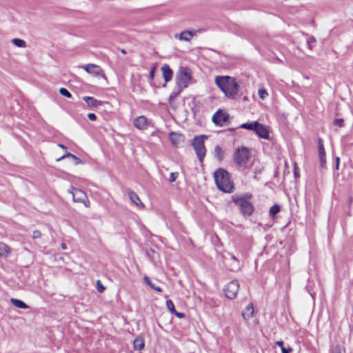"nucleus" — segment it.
I'll return each instance as SVG.
<instances>
[{
	"instance_id": "1",
	"label": "nucleus",
	"mask_w": 353,
	"mask_h": 353,
	"mask_svg": "<svg viewBox=\"0 0 353 353\" xmlns=\"http://www.w3.org/2000/svg\"><path fill=\"white\" fill-rule=\"evenodd\" d=\"M253 195L250 192L234 194L231 196L232 202L237 207L240 214L245 218L251 216L255 208L252 202Z\"/></svg>"
},
{
	"instance_id": "2",
	"label": "nucleus",
	"mask_w": 353,
	"mask_h": 353,
	"mask_svg": "<svg viewBox=\"0 0 353 353\" xmlns=\"http://www.w3.org/2000/svg\"><path fill=\"white\" fill-rule=\"evenodd\" d=\"M215 83L219 88L229 99H234L237 95L239 85L236 79L229 76H217L215 78Z\"/></svg>"
},
{
	"instance_id": "3",
	"label": "nucleus",
	"mask_w": 353,
	"mask_h": 353,
	"mask_svg": "<svg viewBox=\"0 0 353 353\" xmlns=\"http://www.w3.org/2000/svg\"><path fill=\"white\" fill-rule=\"evenodd\" d=\"M214 181L217 188L225 192L231 193L234 186L230 176V173L223 168H218L214 173Z\"/></svg>"
},
{
	"instance_id": "4",
	"label": "nucleus",
	"mask_w": 353,
	"mask_h": 353,
	"mask_svg": "<svg viewBox=\"0 0 353 353\" xmlns=\"http://www.w3.org/2000/svg\"><path fill=\"white\" fill-rule=\"evenodd\" d=\"M250 157V150L248 147L241 146L235 150L233 159L237 167L245 169L248 166Z\"/></svg>"
},
{
	"instance_id": "5",
	"label": "nucleus",
	"mask_w": 353,
	"mask_h": 353,
	"mask_svg": "<svg viewBox=\"0 0 353 353\" xmlns=\"http://www.w3.org/2000/svg\"><path fill=\"white\" fill-rule=\"evenodd\" d=\"M208 138L205 135H199L194 138L192 141V147L196 152L199 161L202 163L206 154L204 141Z\"/></svg>"
},
{
	"instance_id": "6",
	"label": "nucleus",
	"mask_w": 353,
	"mask_h": 353,
	"mask_svg": "<svg viewBox=\"0 0 353 353\" xmlns=\"http://www.w3.org/2000/svg\"><path fill=\"white\" fill-rule=\"evenodd\" d=\"M239 290V281L237 280H233L225 285L223 291L226 297L230 299H233L236 296Z\"/></svg>"
},
{
	"instance_id": "7",
	"label": "nucleus",
	"mask_w": 353,
	"mask_h": 353,
	"mask_svg": "<svg viewBox=\"0 0 353 353\" xmlns=\"http://www.w3.org/2000/svg\"><path fill=\"white\" fill-rule=\"evenodd\" d=\"M230 116L226 112L218 110L212 117L213 123L217 126H223L229 123Z\"/></svg>"
},
{
	"instance_id": "8",
	"label": "nucleus",
	"mask_w": 353,
	"mask_h": 353,
	"mask_svg": "<svg viewBox=\"0 0 353 353\" xmlns=\"http://www.w3.org/2000/svg\"><path fill=\"white\" fill-rule=\"evenodd\" d=\"M191 79V74L190 69L187 67H180L179 73L176 75V79L179 84H183L187 86V83Z\"/></svg>"
},
{
	"instance_id": "9",
	"label": "nucleus",
	"mask_w": 353,
	"mask_h": 353,
	"mask_svg": "<svg viewBox=\"0 0 353 353\" xmlns=\"http://www.w3.org/2000/svg\"><path fill=\"white\" fill-rule=\"evenodd\" d=\"M83 69L88 72L91 74H93L96 77L101 76L103 77L104 79H106L105 74L103 72V70L102 68L97 65L89 63L84 65L83 66Z\"/></svg>"
},
{
	"instance_id": "10",
	"label": "nucleus",
	"mask_w": 353,
	"mask_h": 353,
	"mask_svg": "<svg viewBox=\"0 0 353 353\" xmlns=\"http://www.w3.org/2000/svg\"><path fill=\"white\" fill-rule=\"evenodd\" d=\"M255 133L260 137L264 139H270L269 130L265 125L258 122V125L254 129Z\"/></svg>"
},
{
	"instance_id": "11",
	"label": "nucleus",
	"mask_w": 353,
	"mask_h": 353,
	"mask_svg": "<svg viewBox=\"0 0 353 353\" xmlns=\"http://www.w3.org/2000/svg\"><path fill=\"white\" fill-rule=\"evenodd\" d=\"M169 139L174 146L179 148L184 142V136L182 134L171 132Z\"/></svg>"
},
{
	"instance_id": "12",
	"label": "nucleus",
	"mask_w": 353,
	"mask_h": 353,
	"mask_svg": "<svg viewBox=\"0 0 353 353\" xmlns=\"http://www.w3.org/2000/svg\"><path fill=\"white\" fill-rule=\"evenodd\" d=\"M125 192L127 193L130 200L132 203H133L134 205H136L138 207L144 208V204L141 202L140 200L139 196L137 194L134 192L130 188H127L125 190Z\"/></svg>"
},
{
	"instance_id": "13",
	"label": "nucleus",
	"mask_w": 353,
	"mask_h": 353,
	"mask_svg": "<svg viewBox=\"0 0 353 353\" xmlns=\"http://www.w3.org/2000/svg\"><path fill=\"white\" fill-rule=\"evenodd\" d=\"M134 126L139 130L146 129L148 127V119L145 116H139L134 121Z\"/></svg>"
},
{
	"instance_id": "14",
	"label": "nucleus",
	"mask_w": 353,
	"mask_h": 353,
	"mask_svg": "<svg viewBox=\"0 0 353 353\" xmlns=\"http://www.w3.org/2000/svg\"><path fill=\"white\" fill-rule=\"evenodd\" d=\"M83 100L87 103L89 107L91 108H97L101 105H103L105 102L102 101H99L94 97L85 96L83 97Z\"/></svg>"
},
{
	"instance_id": "15",
	"label": "nucleus",
	"mask_w": 353,
	"mask_h": 353,
	"mask_svg": "<svg viewBox=\"0 0 353 353\" xmlns=\"http://www.w3.org/2000/svg\"><path fill=\"white\" fill-rule=\"evenodd\" d=\"M163 77L165 83L170 81L172 79L173 72L168 64H164L161 67Z\"/></svg>"
},
{
	"instance_id": "16",
	"label": "nucleus",
	"mask_w": 353,
	"mask_h": 353,
	"mask_svg": "<svg viewBox=\"0 0 353 353\" xmlns=\"http://www.w3.org/2000/svg\"><path fill=\"white\" fill-rule=\"evenodd\" d=\"M73 200L75 202H81L83 200L86 199V194L80 189L74 188V191L72 192Z\"/></svg>"
},
{
	"instance_id": "17",
	"label": "nucleus",
	"mask_w": 353,
	"mask_h": 353,
	"mask_svg": "<svg viewBox=\"0 0 353 353\" xmlns=\"http://www.w3.org/2000/svg\"><path fill=\"white\" fill-rule=\"evenodd\" d=\"M214 157L219 162H221L223 161V159H224V151L223 150L221 147L219 146V145H216L214 147Z\"/></svg>"
},
{
	"instance_id": "18",
	"label": "nucleus",
	"mask_w": 353,
	"mask_h": 353,
	"mask_svg": "<svg viewBox=\"0 0 353 353\" xmlns=\"http://www.w3.org/2000/svg\"><path fill=\"white\" fill-rule=\"evenodd\" d=\"M65 158H71V159H73L74 161V164L75 165L83 164L84 163L83 160H81L80 158L77 157L74 154H71L70 152H66L64 155H63L62 157L59 158L57 159V161H61V160H62V159H63Z\"/></svg>"
},
{
	"instance_id": "19",
	"label": "nucleus",
	"mask_w": 353,
	"mask_h": 353,
	"mask_svg": "<svg viewBox=\"0 0 353 353\" xmlns=\"http://www.w3.org/2000/svg\"><path fill=\"white\" fill-rule=\"evenodd\" d=\"M10 302L16 307L21 308V309L28 308V305L21 300L12 298L10 299Z\"/></svg>"
},
{
	"instance_id": "20",
	"label": "nucleus",
	"mask_w": 353,
	"mask_h": 353,
	"mask_svg": "<svg viewBox=\"0 0 353 353\" xmlns=\"http://www.w3.org/2000/svg\"><path fill=\"white\" fill-rule=\"evenodd\" d=\"M254 313V307L252 303H250L242 312V315L244 319L252 317Z\"/></svg>"
},
{
	"instance_id": "21",
	"label": "nucleus",
	"mask_w": 353,
	"mask_h": 353,
	"mask_svg": "<svg viewBox=\"0 0 353 353\" xmlns=\"http://www.w3.org/2000/svg\"><path fill=\"white\" fill-rule=\"evenodd\" d=\"M10 252V248L3 242H0V256L6 257Z\"/></svg>"
},
{
	"instance_id": "22",
	"label": "nucleus",
	"mask_w": 353,
	"mask_h": 353,
	"mask_svg": "<svg viewBox=\"0 0 353 353\" xmlns=\"http://www.w3.org/2000/svg\"><path fill=\"white\" fill-rule=\"evenodd\" d=\"M133 345L134 348L137 350H141L143 349L145 346L144 341L141 337L136 338L134 341Z\"/></svg>"
},
{
	"instance_id": "23",
	"label": "nucleus",
	"mask_w": 353,
	"mask_h": 353,
	"mask_svg": "<svg viewBox=\"0 0 353 353\" xmlns=\"http://www.w3.org/2000/svg\"><path fill=\"white\" fill-rule=\"evenodd\" d=\"M281 211V206L278 204L272 205L269 211V216L270 218L274 219L275 216Z\"/></svg>"
},
{
	"instance_id": "24",
	"label": "nucleus",
	"mask_w": 353,
	"mask_h": 353,
	"mask_svg": "<svg viewBox=\"0 0 353 353\" xmlns=\"http://www.w3.org/2000/svg\"><path fill=\"white\" fill-rule=\"evenodd\" d=\"M257 125L258 121L248 122L241 124L239 128L254 131V129Z\"/></svg>"
},
{
	"instance_id": "25",
	"label": "nucleus",
	"mask_w": 353,
	"mask_h": 353,
	"mask_svg": "<svg viewBox=\"0 0 353 353\" xmlns=\"http://www.w3.org/2000/svg\"><path fill=\"white\" fill-rule=\"evenodd\" d=\"M319 157H325V151L323 145V141L321 138L318 139Z\"/></svg>"
},
{
	"instance_id": "26",
	"label": "nucleus",
	"mask_w": 353,
	"mask_h": 353,
	"mask_svg": "<svg viewBox=\"0 0 353 353\" xmlns=\"http://www.w3.org/2000/svg\"><path fill=\"white\" fill-rule=\"evenodd\" d=\"M143 280L146 284H148L151 288H152L155 291L159 292H162V289L159 286H156L154 283H152L148 276H145Z\"/></svg>"
},
{
	"instance_id": "27",
	"label": "nucleus",
	"mask_w": 353,
	"mask_h": 353,
	"mask_svg": "<svg viewBox=\"0 0 353 353\" xmlns=\"http://www.w3.org/2000/svg\"><path fill=\"white\" fill-rule=\"evenodd\" d=\"M12 43L14 46L19 47V48H26V41L21 39L14 38L12 40Z\"/></svg>"
},
{
	"instance_id": "28",
	"label": "nucleus",
	"mask_w": 353,
	"mask_h": 353,
	"mask_svg": "<svg viewBox=\"0 0 353 353\" xmlns=\"http://www.w3.org/2000/svg\"><path fill=\"white\" fill-rule=\"evenodd\" d=\"M204 31V30L199 29L197 30H184L181 32V36L183 37V34H187L188 37H194L196 34L197 32H201Z\"/></svg>"
},
{
	"instance_id": "29",
	"label": "nucleus",
	"mask_w": 353,
	"mask_h": 353,
	"mask_svg": "<svg viewBox=\"0 0 353 353\" xmlns=\"http://www.w3.org/2000/svg\"><path fill=\"white\" fill-rule=\"evenodd\" d=\"M166 305H167L168 309L172 312V314H173L176 311L173 302L172 301V300H170V299L167 300Z\"/></svg>"
},
{
	"instance_id": "30",
	"label": "nucleus",
	"mask_w": 353,
	"mask_h": 353,
	"mask_svg": "<svg viewBox=\"0 0 353 353\" xmlns=\"http://www.w3.org/2000/svg\"><path fill=\"white\" fill-rule=\"evenodd\" d=\"M316 39L314 36H310L307 40L308 48L312 50L313 44L316 43Z\"/></svg>"
},
{
	"instance_id": "31",
	"label": "nucleus",
	"mask_w": 353,
	"mask_h": 353,
	"mask_svg": "<svg viewBox=\"0 0 353 353\" xmlns=\"http://www.w3.org/2000/svg\"><path fill=\"white\" fill-rule=\"evenodd\" d=\"M59 93L62 96H64V97H65L67 98H71L72 97L71 93L65 88H60Z\"/></svg>"
},
{
	"instance_id": "32",
	"label": "nucleus",
	"mask_w": 353,
	"mask_h": 353,
	"mask_svg": "<svg viewBox=\"0 0 353 353\" xmlns=\"http://www.w3.org/2000/svg\"><path fill=\"white\" fill-rule=\"evenodd\" d=\"M156 254V252L152 248L146 250L147 256L152 261L154 260V255Z\"/></svg>"
},
{
	"instance_id": "33",
	"label": "nucleus",
	"mask_w": 353,
	"mask_h": 353,
	"mask_svg": "<svg viewBox=\"0 0 353 353\" xmlns=\"http://www.w3.org/2000/svg\"><path fill=\"white\" fill-rule=\"evenodd\" d=\"M259 95L261 99H264L268 95V93L265 88H261L259 90Z\"/></svg>"
},
{
	"instance_id": "34",
	"label": "nucleus",
	"mask_w": 353,
	"mask_h": 353,
	"mask_svg": "<svg viewBox=\"0 0 353 353\" xmlns=\"http://www.w3.org/2000/svg\"><path fill=\"white\" fill-rule=\"evenodd\" d=\"M334 125L339 127H343L344 124V120L343 119H336L333 121Z\"/></svg>"
},
{
	"instance_id": "35",
	"label": "nucleus",
	"mask_w": 353,
	"mask_h": 353,
	"mask_svg": "<svg viewBox=\"0 0 353 353\" xmlns=\"http://www.w3.org/2000/svg\"><path fill=\"white\" fill-rule=\"evenodd\" d=\"M178 176V172H171L170 174L169 181L171 183L174 182L177 179Z\"/></svg>"
},
{
	"instance_id": "36",
	"label": "nucleus",
	"mask_w": 353,
	"mask_h": 353,
	"mask_svg": "<svg viewBox=\"0 0 353 353\" xmlns=\"http://www.w3.org/2000/svg\"><path fill=\"white\" fill-rule=\"evenodd\" d=\"M97 288L100 293H102L105 289L99 280L97 281Z\"/></svg>"
},
{
	"instance_id": "37",
	"label": "nucleus",
	"mask_w": 353,
	"mask_h": 353,
	"mask_svg": "<svg viewBox=\"0 0 353 353\" xmlns=\"http://www.w3.org/2000/svg\"><path fill=\"white\" fill-rule=\"evenodd\" d=\"M293 172H294V176L295 179H298V178L300 177V174H299V169H298V167H297V165H296V163L294 164Z\"/></svg>"
},
{
	"instance_id": "38",
	"label": "nucleus",
	"mask_w": 353,
	"mask_h": 353,
	"mask_svg": "<svg viewBox=\"0 0 353 353\" xmlns=\"http://www.w3.org/2000/svg\"><path fill=\"white\" fill-rule=\"evenodd\" d=\"M176 37H178L180 40H183V41H190V37H188V35L187 34H183V37L181 36V33L179 34V35H176Z\"/></svg>"
},
{
	"instance_id": "39",
	"label": "nucleus",
	"mask_w": 353,
	"mask_h": 353,
	"mask_svg": "<svg viewBox=\"0 0 353 353\" xmlns=\"http://www.w3.org/2000/svg\"><path fill=\"white\" fill-rule=\"evenodd\" d=\"M320 164L321 168H326V160L325 157H319Z\"/></svg>"
},
{
	"instance_id": "40",
	"label": "nucleus",
	"mask_w": 353,
	"mask_h": 353,
	"mask_svg": "<svg viewBox=\"0 0 353 353\" xmlns=\"http://www.w3.org/2000/svg\"><path fill=\"white\" fill-rule=\"evenodd\" d=\"M41 236V232L39 230H34L32 232L33 239H39Z\"/></svg>"
},
{
	"instance_id": "41",
	"label": "nucleus",
	"mask_w": 353,
	"mask_h": 353,
	"mask_svg": "<svg viewBox=\"0 0 353 353\" xmlns=\"http://www.w3.org/2000/svg\"><path fill=\"white\" fill-rule=\"evenodd\" d=\"M155 70H156V67L155 66H153V67L151 68L150 71V74H149L150 79H154V74H155Z\"/></svg>"
},
{
	"instance_id": "42",
	"label": "nucleus",
	"mask_w": 353,
	"mask_h": 353,
	"mask_svg": "<svg viewBox=\"0 0 353 353\" xmlns=\"http://www.w3.org/2000/svg\"><path fill=\"white\" fill-rule=\"evenodd\" d=\"M276 344L281 347V351H283V349H287L284 346V342L283 341H277L276 342Z\"/></svg>"
},
{
	"instance_id": "43",
	"label": "nucleus",
	"mask_w": 353,
	"mask_h": 353,
	"mask_svg": "<svg viewBox=\"0 0 353 353\" xmlns=\"http://www.w3.org/2000/svg\"><path fill=\"white\" fill-rule=\"evenodd\" d=\"M88 118L90 120V121H95L97 119V116L95 115V114L94 113H89L88 114Z\"/></svg>"
},
{
	"instance_id": "44",
	"label": "nucleus",
	"mask_w": 353,
	"mask_h": 353,
	"mask_svg": "<svg viewBox=\"0 0 353 353\" xmlns=\"http://www.w3.org/2000/svg\"><path fill=\"white\" fill-rule=\"evenodd\" d=\"M81 203H83L86 208L90 207V203L88 196H86V199H85V200H83Z\"/></svg>"
},
{
	"instance_id": "45",
	"label": "nucleus",
	"mask_w": 353,
	"mask_h": 353,
	"mask_svg": "<svg viewBox=\"0 0 353 353\" xmlns=\"http://www.w3.org/2000/svg\"><path fill=\"white\" fill-rule=\"evenodd\" d=\"M179 318H183L185 316V314L182 312H179L176 310L173 313Z\"/></svg>"
},
{
	"instance_id": "46",
	"label": "nucleus",
	"mask_w": 353,
	"mask_h": 353,
	"mask_svg": "<svg viewBox=\"0 0 353 353\" xmlns=\"http://www.w3.org/2000/svg\"><path fill=\"white\" fill-rule=\"evenodd\" d=\"M292 348L289 347L287 349H283L282 353H291L292 352Z\"/></svg>"
},
{
	"instance_id": "47",
	"label": "nucleus",
	"mask_w": 353,
	"mask_h": 353,
	"mask_svg": "<svg viewBox=\"0 0 353 353\" xmlns=\"http://www.w3.org/2000/svg\"><path fill=\"white\" fill-rule=\"evenodd\" d=\"M230 256L231 259H232L233 261H234L236 262H238V259L236 258V256L234 254H230Z\"/></svg>"
},
{
	"instance_id": "48",
	"label": "nucleus",
	"mask_w": 353,
	"mask_h": 353,
	"mask_svg": "<svg viewBox=\"0 0 353 353\" xmlns=\"http://www.w3.org/2000/svg\"><path fill=\"white\" fill-rule=\"evenodd\" d=\"M61 247L63 250H65L67 248V245L65 243H62Z\"/></svg>"
},
{
	"instance_id": "49",
	"label": "nucleus",
	"mask_w": 353,
	"mask_h": 353,
	"mask_svg": "<svg viewBox=\"0 0 353 353\" xmlns=\"http://www.w3.org/2000/svg\"><path fill=\"white\" fill-rule=\"evenodd\" d=\"M332 353H341V350L339 348H335L333 351H332Z\"/></svg>"
},
{
	"instance_id": "50",
	"label": "nucleus",
	"mask_w": 353,
	"mask_h": 353,
	"mask_svg": "<svg viewBox=\"0 0 353 353\" xmlns=\"http://www.w3.org/2000/svg\"><path fill=\"white\" fill-rule=\"evenodd\" d=\"M339 160H340L339 157H336V169H338V167H339Z\"/></svg>"
},
{
	"instance_id": "51",
	"label": "nucleus",
	"mask_w": 353,
	"mask_h": 353,
	"mask_svg": "<svg viewBox=\"0 0 353 353\" xmlns=\"http://www.w3.org/2000/svg\"><path fill=\"white\" fill-rule=\"evenodd\" d=\"M59 147H60L63 150H66L67 149V148L64 145H63V144H59Z\"/></svg>"
},
{
	"instance_id": "52",
	"label": "nucleus",
	"mask_w": 353,
	"mask_h": 353,
	"mask_svg": "<svg viewBox=\"0 0 353 353\" xmlns=\"http://www.w3.org/2000/svg\"><path fill=\"white\" fill-rule=\"evenodd\" d=\"M176 95H177V94H171V95L170 96V99L174 98V97H176Z\"/></svg>"
},
{
	"instance_id": "53",
	"label": "nucleus",
	"mask_w": 353,
	"mask_h": 353,
	"mask_svg": "<svg viewBox=\"0 0 353 353\" xmlns=\"http://www.w3.org/2000/svg\"><path fill=\"white\" fill-rule=\"evenodd\" d=\"M121 52L124 54H126V51L124 49H122Z\"/></svg>"
},
{
	"instance_id": "54",
	"label": "nucleus",
	"mask_w": 353,
	"mask_h": 353,
	"mask_svg": "<svg viewBox=\"0 0 353 353\" xmlns=\"http://www.w3.org/2000/svg\"><path fill=\"white\" fill-rule=\"evenodd\" d=\"M352 197L350 196V197L349 198V204H350V203H351V202H352Z\"/></svg>"
},
{
	"instance_id": "55",
	"label": "nucleus",
	"mask_w": 353,
	"mask_h": 353,
	"mask_svg": "<svg viewBox=\"0 0 353 353\" xmlns=\"http://www.w3.org/2000/svg\"><path fill=\"white\" fill-rule=\"evenodd\" d=\"M347 214V215H348L349 216H351V215H352V214H351V212H350V211H349Z\"/></svg>"
},
{
	"instance_id": "56",
	"label": "nucleus",
	"mask_w": 353,
	"mask_h": 353,
	"mask_svg": "<svg viewBox=\"0 0 353 353\" xmlns=\"http://www.w3.org/2000/svg\"><path fill=\"white\" fill-rule=\"evenodd\" d=\"M243 99H244V100H247V97H245L243 98Z\"/></svg>"
}]
</instances>
